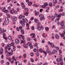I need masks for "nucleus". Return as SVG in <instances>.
Segmentation results:
<instances>
[{"label":"nucleus","mask_w":65,"mask_h":65,"mask_svg":"<svg viewBox=\"0 0 65 65\" xmlns=\"http://www.w3.org/2000/svg\"><path fill=\"white\" fill-rule=\"evenodd\" d=\"M33 5L34 6H35V7H37V6H38L37 5H36L35 4Z\"/></svg>","instance_id":"de8ad7c7"},{"label":"nucleus","mask_w":65,"mask_h":65,"mask_svg":"<svg viewBox=\"0 0 65 65\" xmlns=\"http://www.w3.org/2000/svg\"><path fill=\"white\" fill-rule=\"evenodd\" d=\"M40 18V20L41 21L44 20V15H39Z\"/></svg>","instance_id":"7ed1b4c3"},{"label":"nucleus","mask_w":65,"mask_h":65,"mask_svg":"<svg viewBox=\"0 0 65 65\" xmlns=\"http://www.w3.org/2000/svg\"><path fill=\"white\" fill-rule=\"evenodd\" d=\"M45 30L47 31H48L49 30V28L48 27H46L45 28Z\"/></svg>","instance_id":"f3484780"},{"label":"nucleus","mask_w":65,"mask_h":65,"mask_svg":"<svg viewBox=\"0 0 65 65\" xmlns=\"http://www.w3.org/2000/svg\"><path fill=\"white\" fill-rule=\"evenodd\" d=\"M19 29H20V30H22V28H23V27H22V26H21L20 27H19Z\"/></svg>","instance_id":"a18cd8bd"},{"label":"nucleus","mask_w":65,"mask_h":65,"mask_svg":"<svg viewBox=\"0 0 65 65\" xmlns=\"http://www.w3.org/2000/svg\"><path fill=\"white\" fill-rule=\"evenodd\" d=\"M57 61L58 62H62L63 61V59L62 58L60 57V58H57Z\"/></svg>","instance_id":"423d86ee"},{"label":"nucleus","mask_w":65,"mask_h":65,"mask_svg":"<svg viewBox=\"0 0 65 65\" xmlns=\"http://www.w3.org/2000/svg\"><path fill=\"white\" fill-rule=\"evenodd\" d=\"M56 48L57 50V51H58V50H59V47H56Z\"/></svg>","instance_id":"0e129e2a"},{"label":"nucleus","mask_w":65,"mask_h":65,"mask_svg":"<svg viewBox=\"0 0 65 65\" xmlns=\"http://www.w3.org/2000/svg\"><path fill=\"white\" fill-rule=\"evenodd\" d=\"M15 63L16 65H20V63H19V62H15Z\"/></svg>","instance_id":"5701e85b"},{"label":"nucleus","mask_w":65,"mask_h":65,"mask_svg":"<svg viewBox=\"0 0 65 65\" xmlns=\"http://www.w3.org/2000/svg\"><path fill=\"white\" fill-rule=\"evenodd\" d=\"M37 29H39V30L40 31V30H41V27H40V26H39L37 27Z\"/></svg>","instance_id":"4c0bfd02"},{"label":"nucleus","mask_w":65,"mask_h":65,"mask_svg":"<svg viewBox=\"0 0 65 65\" xmlns=\"http://www.w3.org/2000/svg\"><path fill=\"white\" fill-rule=\"evenodd\" d=\"M49 6H52L53 5H52V3L50 2L49 3Z\"/></svg>","instance_id":"a878e982"},{"label":"nucleus","mask_w":65,"mask_h":65,"mask_svg":"<svg viewBox=\"0 0 65 65\" xmlns=\"http://www.w3.org/2000/svg\"><path fill=\"white\" fill-rule=\"evenodd\" d=\"M46 52V53H48L49 55H52V52H51V51L48 50V48L47 49Z\"/></svg>","instance_id":"20e7f679"},{"label":"nucleus","mask_w":65,"mask_h":65,"mask_svg":"<svg viewBox=\"0 0 65 65\" xmlns=\"http://www.w3.org/2000/svg\"><path fill=\"white\" fill-rule=\"evenodd\" d=\"M25 10H26V11H28V8H25Z\"/></svg>","instance_id":"603ef678"},{"label":"nucleus","mask_w":65,"mask_h":65,"mask_svg":"<svg viewBox=\"0 0 65 65\" xmlns=\"http://www.w3.org/2000/svg\"><path fill=\"white\" fill-rule=\"evenodd\" d=\"M5 10H6V8L5 7H4L3 8H2V12H3L4 11H5Z\"/></svg>","instance_id":"9b49d317"},{"label":"nucleus","mask_w":65,"mask_h":65,"mask_svg":"<svg viewBox=\"0 0 65 65\" xmlns=\"http://www.w3.org/2000/svg\"><path fill=\"white\" fill-rule=\"evenodd\" d=\"M21 35H18V38H19V39L21 38Z\"/></svg>","instance_id":"052dcab7"},{"label":"nucleus","mask_w":65,"mask_h":65,"mask_svg":"<svg viewBox=\"0 0 65 65\" xmlns=\"http://www.w3.org/2000/svg\"><path fill=\"white\" fill-rule=\"evenodd\" d=\"M33 55H34V54H33V53L32 52L30 54V55L32 57H33Z\"/></svg>","instance_id":"58836bf2"},{"label":"nucleus","mask_w":65,"mask_h":65,"mask_svg":"<svg viewBox=\"0 0 65 65\" xmlns=\"http://www.w3.org/2000/svg\"><path fill=\"white\" fill-rule=\"evenodd\" d=\"M12 59L14 61L15 60V61H17V60H16V59H15V57H14V56H12Z\"/></svg>","instance_id":"412c9836"},{"label":"nucleus","mask_w":65,"mask_h":65,"mask_svg":"<svg viewBox=\"0 0 65 65\" xmlns=\"http://www.w3.org/2000/svg\"><path fill=\"white\" fill-rule=\"evenodd\" d=\"M61 15H62V14L61 13H60L58 15L57 17V18H60L61 17Z\"/></svg>","instance_id":"6ab92c4d"},{"label":"nucleus","mask_w":65,"mask_h":65,"mask_svg":"<svg viewBox=\"0 0 65 65\" xmlns=\"http://www.w3.org/2000/svg\"><path fill=\"white\" fill-rule=\"evenodd\" d=\"M44 5L45 6H47L48 5V4L47 3H44Z\"/></svg>","instance_id":"e433bc0d"},{"label":"nucleus","mask_w":65,"mask_h":65,"mask_svg":"<svg viewBox=\"0 0 65 65\" xmlns=\"http://www.w3.org/2000/svg\"><path fill=\"white\" fill-rule=\"evenodd\" d=\"M12 20L13 21H17V18L15 17H13L12 18Z\"/></svg>","instance_id":"1a4fd4ad"},{"label":"nucleus","mask_w":65,"mask_h":65,"mask_svg":"<svg viewBox=\"0 0 65 65\" xmlns=\"http://www.w3.org/2000/svg\"><path fill=\"white\" fill-rule=\"evenodd\" d=\"M39 51L40 52H41V53H42V49L41 48H40L39 49Z\"/></svg>","instance_id":"37998d69"},{"label":"nucleus","mask_w":65,"mask_h":65,"mask_svg":"<svg viewBox=\"0 0 65 65\" xmlns=\"http://www.w3.org/2000/svg\"><path fill=\"white\" fill-rule=\"evenodd\" d=\"M34 45V46H35V47L36 46H37L38 45V44L37 43H35Z\"/></svg>","instance_id":"2f4dec72"},{"label":"nucleus","mask_w":65,"mask_h":65,"mask_svg":"<svg viewBox=\"0 0 65 65\" xmlns=\"http://www.w3.org/2000/svg\"><path fill=\"white\" fill-rule=\"evenodd\" d=\"M21 4L22 6V7H23L22 8V9H24V8H25V7H26V6H25V5H24V4L23 3H21Z\"/></svg>","instance_id":"0eeeda50"},{"label":"nucleus","mask_w":65,"mask_h":65,"mask_svg":"<svg viewBox=\"0 0 65 65\" xmlns=\"http://www.w3.org/2000/svg\"><path fill=\"white\" fill-rule=\"evenodd\" d=\"M23 16H22V15H20L19 17V19H22V17Z\"/></svg>","instance_id":"72a5a7b5"},{"label":"nucleus","mask_w":65,"mask_h":65,"mask_svg":"<svg viewBox=\"0 0 65 65\" xmlns=\"http://www.w3.org/2000/svg\"><path fill=\"white\" fill-rule=\"evenodd\" d=\"M17 30L18 31H19V28L17 27Z\"/></svg>","instance_id":"69168bd1"},{"label":"nucleus","mask_w":65,"mask_h":65,"mask_svg":"<svg viewBox=\"0 0 65 65\" xmlns=\"http://www.w3.org/2000/svg\"><path fill=\"white\" fill-rule=\"evenodd\" d=\"M8 12V10H5L3 12H5V13H7V12Z\"/></svg>","instance_id":"c756f323"},{"label":"nucleus","mask_w":65,"mask_h":65,"mask_svg":"<svg viewBox=\"0 0 65 65\" xmlns=\"http://www.w3.org/2000/svg\"><path fill=\"white\" fill-rule=\"evenodd\" d=\"M21 33L23 35H24V30L21 29Z\"/></svg>","instance_id":"f8f14e48"},{"label":"nucleus","mask_w":65,"mask_h":65,"mask_svg":"<svg viewBox=\"0 0 65 65\" xmlns=\"http://www.w3.org/2000/svg\"><path fill=\"white\" fill-rule=\"evenodd\" d=\"M13 12L15 13H18V12H17V11H16L15 10L13 11Z\"/></svg>","instance_id":"864d4df0"},{"label":"nucleus","mask_w":65,"mask_h":65,"mask_svg":"<svg viewBox=\"0 0 65 65\" xmlns=\"http://www.w3.org/2000/svg\"><path fill=\"white\" fill-rule=\"evenodd\" d=\"M4 63V60H2L1 61V63L2 64H3Z\"/></svg>","instance_id":"e2e57ef3"},{"label":"nucleus","mask_w":65,"mask_h":65,"mask_svg":"<svg viewBox=\"0 0 65 65\" xmlns=\"http://www.w3.org/2000/svg\"><path fill=\"white\" fill-rule=\"evenodd\" d=\"M57 15H58V14H54V16L55 17H57Z\"/></svg>","instance_id":"680f3d73"},{"label":"nucleus","mask_w":65,"mask_h":65,"mask_svg":"<svg viewBox=\"0 0 65 65\" xmlns=\"http://www.w3.org/2000/svg\"><path fill=\"white\" fill-rule=\"evenodd\" d=\"M5 52L6 54H7V53H8V52L7 51V50H5Z\"/></svg>","instance_id":"5fc2aeb1"},{"label":"nucleus","mask_w":65,"mask_h":65,"mask_svg":"<svg viewBox=\"0 0 65 65\" xmlns=\"http://www.w3.org/2000/svg\"><path fill=\"white\" fill-rule=\"evenodd\" d=\"M14 42H12L10 44L11 46H13H13H15L14 45Z\"/></svg>","instance_id":"aec40b11"},{"label":"nucleus","mask_w":65,"mask_h":65,"mask_svg":"<svg viewBox=\"0 0 65 65\" xmlns=\"http://www.w3.org/2000/svg\"><path fill=\"white\" fill-rule=\"evenodd\" d=\"M27 40L28 41H30L31 40V39L29 38H27Z\"/></svg>","instance_id":"09e8293b"},{"label":"nucleus","mask_w":65,"mask_h":65,"mask_svg":"<svg viewBox=\"0 0 65 65\" xmlns=\"http://www.w3.org/2000/svg\"><path fill=\"white\" fill-rule=\"evenodd\" d=\"M52 29H55L56 28V27H55V26H53L52 27Z\"/></svg>","instance_id":"6e6d98bb"},{"label":"nucleus","mask_w":65,"mask_h":65,"mask_svg":"<svg viewBox=\"0 0 65 65\" xmlns=\"http://www.w3.org/2000/svg\"><path fill=\"white\" fill-rule=\"evenodd\" d=\"M55 38L57 39H58L59 38V36L58 34H56L55 35Z\"/></svg>","instance_id":"6e6552de"},{"label":"nucleus","mask_w":65,"mask_h":65,"mask_svg":"<svg viewBox=\"0 0 65 65\" xmlns=\"http://www.w3.org/2000/svg\"><path fill=\"white\" fill-rule=\"evenodd\" d=\"M36 55L37 57H38V56H39V53H38V52H36Z\"/></svg>","instance_id":"bb28decb"},{"label":"nucleus","mask_w":65,"mask_h":65,"mask_svg":"<svg viewBox=\"0 0 65 65\" xmlns=\"http://www.w3.org/2000/svg\"><path fill=\"white\" fill-rule=\"evenodd\" d=\"M30 60L31 62H34V60L33 59V58H31L30 59Z\"/></svg>","instance_id":"ea45409f"},{"label":"nucleus","mask_w":65,"mask_h":65,"mask_svg":"<svg viewBox=\"0 0 65 65\" xmlns=\"http://www.w3.org/2000/svg\"><path fill=\"white\" fill-rule=\"evenodd\" d=\"M3 38H4V39H5V40H7V38L6 37H4H4H3Z\"/></svg>","instance_id":"3c124183"},{"label":"nucleus","mask_w":65,"mask_h":65,"mask_svg":"<svg viewBox=\"0 0 65 65\" xmlns=\"http://www.w3.org/2000/svg\"><path fill=\"white\" fill-rule=\"evenodd\" d=\"M28 13H29V12H27L25 13L24 14L25 15V16H27Z\"/></svg>","instance_id":"393cba45"},{"label":"nucleus","mask_w":65,"mask_h":65,"mask_svg":"<svg viewBox=\"0 0 65 65\" xmlns=\"http://www.w3.org/2000/svg\"><path fill=\"white\" fill-rule=\"evenodd\" d=\"M38 14H39V12H37L35 13V15H37Z\"/></svg>","instance_id":"79ce46f5"},{"label":"nucleus","mask_w":65,"mask_h":65,"mask_svg":"<svg viewBox=\"0 0 65 65\" xmlns=\"http://www.w3.org/2000/svg\"><path fill=\"white\" fill-rule=\"evenodd\" d=\"M8 38L9 40H12V39L11 38V36H9L8 37Z\"/></svg>","instance_id":"4be33fe9"},{"label":"nucleus","mask_w":65,"mask_h":65,"mask_svg":"<svg viewBox=\"0 0 65 65\" xmlns=\"http://www.w3.org/2000/svg\"><path fill=\"white\" fill-rule=\"evenodd\" d=\"M25 22H25L26 23H27L28 22V20L27 19H25L24 20V22Z\"/></svg>","instance_id":"7c9ffc66"},{"label":"nucleus","mask_w":65,"mask_h":65,"mask_svg":"<svg viewBox=\"0 0 65 65\" xmlns=\"http://www.w3.org/2000/svg\"><path fill=\"white\" fill-rule=\"evenodd\" d=\"M13 47V51H15L16 50L15 47V46H14Z\"/></svg>","instance_id":"c9c22d12"},{"label":"nucleus","mask_w":65,"mask_h":65,"mask_svg":"<svg viewBox=\"0 0 65 65\" xmlns=\"http://www.w3.org/2000/svg\"><path fill=\"white\" fill-rule=\"evenodd\" d=\"M5 23L6 25H7L9 23V19H8L7 17H6L5 18Z\"/></svg>","instance_id":"f257e3e1"},{"label":"nucleus","mask_w":65,"mask_h":65,"mask_svg":"<svg viewBox=\"0 0 65 65\" xmlns=\"http://www.w3.org/2000/svg\"><path fill=\"white\" fill-rule=\"evenodd\" d=\"M32 3L31 2H29L28 3V6H31Z\"/></svg>","instance_id":"a211bd4d"},{"label":"nucleus","mask_w":65,"mask_h":65,"mask_svg":"<svg viewBox=\"0 0 65 65\" xmlns=\"http://www.w3.org/2000/svg\"><path fill=\"white\" fill-rule=\"evenodd\" d=\"M60 64L61 65H63V62H60Z\"/></svg>","instance_id":"774afa93"},{"label":"nucleus","mask_w":65,"mask_h":65,"mask_svg":"<svg viewBox=\"0 0 65 65\" xmlns=\"http://www.w3.org/2000/svg\"><path fill=\"white\" fill-rule=\"evenodd\" d=\"M15 42L16 43L18 44L19 43V40L18 39H16L15 40Z\"/></svg>","instance_id":"2eb2a0df"},{"label":"nucleus","mask_w":65,"mask_h":65,"mask_svg":"<svg viewBox=\"0 0 65 65\" xmlns=\"http://www.w3.org/2000/svg\"><path fill=\"white\" fill-rule=\"evenodd\" d=\"M57 51L56 50H54L52 51V53L53 54H54L55 53H57Z\"/></svg>","instance_id":"4468645a"},{"label":"nucleus","mask_w":65,"mask_h":65,"mask_svg":"<svg viewBox=\"0 0 65 65\" xmlns=\"http://www.w3.org/2000/svg\"><path fill=\"white\" fill-rule=\"evenodd\" d=\"M31 29L32 30H34V29H35V28H34V27L33 26H32V27H31Z\"/></svg>","instance_id":"f704fd0d"},{"label":"nucleus","mask_w":65,"mask_h":65,"mask_svg":"<svg viewBox=\"0 0 65 65\" xmlns=\"http://www.w3.org/2000/svg\"><path fill=\"white\" fill-rule=\"evenodd\" d=\"M42 7L43 8H45V6L44 5H42Z\"/></svg>","instance_id":"4d7b16f0"},{"label":"nucleus","mask_w":65,"mask_h":65,"mask_svg":"<svg viewBox=\"0 0 65 65\" xmlns=\"http://www.w3.org/2000/svg\"><path fill=\"white\" fill-rule=\"evenodd\" d=\"M3 48L2 47L1 48V50L0 51V53H1V54H2V53H3Z\"/></svg>","instance_id":"dca6fc26"},{"label":"nucleus","mask_w":65,"mask_h":65,"mask_svg":"<svg viewBox=\"0 0 65 65\" xmlns=\"http://www.w3.org/2000/svg\"><path fill=\"white\" fill-rule=\"evenodd\" d=\"M25 22H23V24L22 25L23 26V27H24V26H25Z\"/></svg>","instance_id":"8fccbe9b"},{"label":"nucleus","mask_w":65,"mask_h":65,"mask_svg":"<svg viewBox=\"0 0 65 65\" xmlns=\"http://www.w3.org/2000/svg\"><path fill=\"white\" fill-rule=\"evenodd\" d=\"M34 21L36 23H38V24H37V25L38 26H39L40 25V22H38V20L37 19H35Z\"/></svg>","instance_id":"f03ea898"},{"label":"nucleus","mask_w":65,"mask_h":65,"mask_svg":"<svg viewBox=\"0 0 65 65\" xmlns=\"http://www.w3.org/2000/svg\"><path fill=\"white\" fill-rule=\"evenodd\" d=\"M7 46L8 47H11V45L10 44H8L7 45Z\"/></svg>","instance_id":"c03bdc74"},{"label":"nucleus","mask_w":65,"mask_h":65,"mask_svg":"<svg viewBox=\"0 0 65 65\" xmlns=\"http://www.w3.org/2000/svg\"><path fill=\"white\" fill-rule=\"evenodd\" d=\"M20 36L22 37V38L23 39H24V36H23L21 35H20Z\"/></svg>","instance_id":"473e14b6"},{"label":"nucleus","mask_w":65,"mask_h":65,"mask_svg":"<svg viewBox=\"0 0 65 65\" xmlns=\"http://www.w3.org/2000/svg\"><path fill=\"white\" fill-rule=\"evenodd\" d=\"M24 47L26 48H28V45L27 44H26V45L24 46Z\"/></svg>","instance_id":"a19ab883"},{"label":"nucleus","mask_w":65,"mask_h":65,"mask_svg":"<svg viewBox=\"0 0 65 65\" xmlns=\"http://www.w3.org/2000/svg\"><path fill=\"white\" fill-rule=\"evenodd\" d=\"M2 32H3V33H4V32H6V30H4V28H3L2 29Z\"/></svg>","instance_id":"c85d7f7f"},{"label":"nucleus","mask_w":65,"mask_h":65,"mask_svg":"<svg viewBox=\"0 0 65 65\" xmlns=\"http://www.w3.org/2000/svg\"><path fill=\"white\" fill-rule=\"evenodd\" d=\"M8 54H9V56H10L11 55H13V53H12V52H8Z\"/></svg>","instance_id":"ddd939ff"},{"label":"nucleus","mask_w":65,"mask_h":65,"mask_svg":"<svg viewBox=\"0 0 65 65\" xmlns=\"http://www.w3.org/2000/svg\"><path fill=\"white\" fill-rule=\"evenodd\" d=\"M22 43H23L24 44L23 45V46H25V44L26 43V41H25V40H24L23 41L22 40H21L20 44H22Z\"/></svg>","instance_id":"39448f33"},{"label":"nucleus","mask_w":65,"mask_h":65,"mask_svg":"<svg viewBox=\"0 0 65 65\" xmlns=\"http://www.w3.org/2000/svg\"><path fill=\"white\" fill-rule=\"evenodd\" d=\"M53 3H54L55 4H56L57 3V0H54L53 1Z\"/></svg>","instance_id":"b1692460"},{"label":"nucleus","mask_w":65,"mask_h":65,"mask_svg":"<svg viewBox=\"0 0 65 65\" xmlns=\"http://www.w3.org/2000/svg\"><path fill=\"white\" fill-rule=\"evenodd\" d=\"M26 54H24V55H23V56L25 58H26Z\"/></svg>","instance_id":"49530a36"},{"label":"nucleus","mask_w":65,"mask_h":65,"mask_svg":"<svg viewBox=\"0 0 65 65\" xmlns=\"http://www.w3.org/2000/svg\"><path fill=\"white\" fill-rule=\"evenodd\" d=\"M8 59L10 62H11V58H9Z\"/></svg>","instance_id":"bf43d9fd"},{"label":"nucleus","mask_w":65,"mask_h":65,"mask_svg":"<svg viewBox=\"0 0 65 65\" xmlns=\"http://www.w3.org/2000/svg\"><path fill=\"white\" fill-rule=\"evenodd\" d=\"M50 45H51V47L53 48H54V47H56V46L55 45H54L53 43H51V44Z\"/></svg>","instance_id":"9d476101"},{"label":"nucleus","mask_w":65,"mask_h":65,"mask_svg":"<svg viewBox=\"0 0 65 65\" xmlns=\"http://www.w3.org/2000/svg\"><path fill=\"white\" fill-rule=\"evenodd\" d=\"M9 63L7 62L6 63V65H9Z\"/></svg>","instance_id":"338daca9"},{"label":"nucleus","mask_w":65,"mask_h":65,"mask_svg":"<svg viewBox=\"0 0 65 65\" xmlns=\"http://www.w3.org/2000/svg\"><path fill=\"white\" fill-rule=\"evenodd\" d=\"M26 26L27 27H28L29 26V25L27 23H26Z\"/></svg>","instance_id":"13d9d810"},{"label":"nucleus","mask_w":65,"mask_h":65,"mask_svg":"<svg viewBox=\"0 0 65 65\" xmlns=\"http://www.w3.org/2000/svg\"><path fill=\"white\" fill-rule=\"evenodd\" d=\"M61 26H63V21H62L61 22V24H60Z\"/></svg>","instance_id":"cd10ccee"}]
</instances>
